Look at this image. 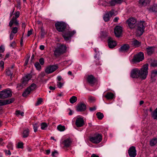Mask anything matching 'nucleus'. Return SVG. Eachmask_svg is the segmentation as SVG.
Instances as JSON below:
<instances>
[{
	"mask_svg": "<svg viewBox=\"0 0 157 157\" xmlns=\"http://www.w3.org/2000/svg\"><path fill=\"white\" fill-rule=\"evenodd\" d=\"M36 87V84L34 83H33L30 86H29L26 89L25 91L22 94V95L24 97H26L32 91L35 89Z\"/></svg>",
	"mask_w": 157,
	"mask_h": 157,
	"instance_id": "nucleus-10",
	"label": "nucleus"
},
{
	"mask_svg": "<svg viewBox=\"0 0 157 157\" xmlns=\"http://www.w3.org/2000/svg\"><path fill=\"white\" fill-rule=\"evenodd\" d=\"M103 19L105 21H108L109 20V14L108 13H106L104 16Z\"/></svg>",
	"mask_w": 157,
	"mask_h": 157,
	"instance_id": "nucleus-41",
	"label": "nucleus"
},
{
	"mask_svg": "<svg viewBox=\"0 0 157 157\" xmlns=\"http://www.w3.org/2000/svg\"><path fill=\"white\" fill-rule=\"evenodd\" d=\"M148 64L146 63L143 65L140 70H139V78L143 79H145L148 75Z\"/></svg>",
	"mask_w": 157,
	"mask_h": 157,
	"instance_id": "nucleus-1",
	"label": "nucleus"
},
{
	"mask_svg": "<svg viewBox=\"0 0 157 157\" xmlns=\"http://www.w3.org/2000/svg\"><path fill=\"white\" fill-rule=\"evenodd\" d=\"M102 140V135L99 133H95L90 137V141L94 144H98Z\"/></svg>",
	"mask_w": 157,
	"mask_h": 157,
	"instance_id": "nucleus-3",
	"label": "nucleus"
},
{
	"mask_svg": "<svg viewBox=\"0 0 157 157\" xmlns=\"http://www.w3.org/2000/svg\"><path fill=\"white\" fill-rule=\"evenodd\" d=\"M63 84L60 82H57V86L59 88H61L63 86Z\"/></svg>",
	"mask_w": 157,
	"mask_h": 157,
	"instance_id": "nucleus-53",
	"label": "nucleus"
},
{
	"mask_svg": "<svg viewBox=\"0 0 157 157\" xmlns=\"http://www.w3.org/2000/svg\"><path fill=\"white\" fill-rule=\"evenodd\" d=\"M12 94L10 90L5 89L0 92V98L4 99L11 96Z\"/></svg>",
	"mask_w": 157,
	"mask_h": 157,
	"instance_id": "nucleus-8",
	"label": "nucleus"
},
{
	"mask_svg": "<svg viewBox=\"0 0 157 157\" xmlns=\"http://www.w3.org/2000/svg\"><path fill=\"white\" fill-rule=\"evenodd\" d=\"M13 66H12L11 68H8L6 70V75L10 76L11 78H12L13 74Z\"/></svg>",
	"mask_w": 157,
	"mask_h": 157,
	"instance_id": "nucleus-26",
	"label": "nucleus"
},
{
	"mask_svg": "<svg viewBox=\"0 0 157 157\" xmlns=\"http://www.w3.org/2000/svg\"><path fill=\"white\" fill-rule=\"evenodd\" d=\"M96 115L97 116L99 120H101L104 117L103 114L102 113L100 112H98L97 113Z\"/></svg>",
	"mask_w": 157,
	"mask_h": 157,
	"instance_id": "nucleus-42",
	"label": "nucleus"
},
{
	"mask_svg": "<svg viewBox=\"0 0 157 157\" xmlns=\"http://www.w3.org/2000/svg\"><path fill=\"white\" fill-rule=\"evenodd\" d=\"M131 44L133 46L138 47L141 45V43L136 40H133L131 42Z\"/></svg>",
	"mask_w": 157,
	"mask_h": 157,
	"instance_id": "nucleus-29",
	"label": "nucleus"
},
{
	"mask_svg": "<svg viewBox=\"0 0 157 157\" xmlns=\"http://www.w3.org/2000/svg\"><path fill=\"white\" fill-rule=\"evenodd\" d=\"M149 10L150 11L157 12V4H154L151 6L149 8Z\"/></svg>",
	"mask_w": 157,
	"mask_h": 157,
	"instance_id": "nucleus-31",
	"label": "nucleus"
},
{
	"mask_svg": "<svg viewBox=\"0 0 157 157\" xmlns=\"http://www.w3.org/2000/svg\"><path fill=\"white\" fill-rule=\"evenodd\" d=\"M89 101L90 103H93L95 101V98L94 97L89 96L88 98Z\"/></svg>",
	"mask_w": 157,
	"mask_h": 157,
	"instance_id": "nucleus-40",
	"label": "nucleus"
},
{
	"mask_svg": "<svg viewBox=\"0 0 157 157\" xmlns=\"http://www.w3.org/2000/svg\"><path fill=\"white\" fill-rule=\"evenodd\" d=\"M144 58V54L143 52H140L134 56L132 61L134 63L139 62L143 60Z\"/></svg>",
	"mask_w": 157,
	"mask_h": 157,
	"instance_id": "nucleus-7",
	"label": "nucleus"
},
{
	"mask_svg": "<svg viewBox=\"0 0 157 157\" xmlns=\"http://www.w3.org/2000/svg\"><path fill=\"white\" fill-rule=\"evenodd\" d=\"M16 45V43L15 41H13L10 44V47H12V48H14Z\"/></svg>",
	"mask_w": 157,
	"mask_h": 157,
	"instance_id": "nucleus-52",
	"label": "nucleus"
},
{
	"mask_svg": "<svg viewBox=\"0 0 157 157\" xmlns=\"http://www.w3.org/2000/svg\"><path fill=\"white\" fill-rule=\"evenodd\" d=\"M151 66L154 67H157V61H154L152 62L151 63Z\"/></svg>",
	"mask_w": 157,
	"mask_h": 157,
	"instance_id": "nucleus-46",
	"label": "nucleus"
},
{
	"mask_svg": "<svg viewBox=\"0 0 157 157\" xmlns=\"http://www.w3.org/2000/svg\"><path fill=\"white\" fill-rule=\"evenodd\" d=\"M152 116L154 119L157 120V108L153 113Z\"/></svg>",
	"mask_w": 157,
	"mask_h": 157,
	"instance_id": "nucleus-45",
	"label": "nucleus"
},
{
	"mask_svg": "<svg viewBox=\"0 0 157 157\" xmlns=\"http://www.w3.org/2000/svg\"><path fill=\"white\" fill-rule=\"evenodd\" d=\"M41 128L42 130H45L48 127V125L47 124L43 122L41 123Z\"/></svg>",
	"mask_w": 157,
	"mask_h": 157,
	"instance_id": "nucleus-37",
	"label": "nucleus"
},
{
	"mask_svg": "<svg viewBox=\"0 0 157 157\" xmlns=\"http://www.w3.org/2000/svg\"><path fill=\"white\" fill-rule=\"evenodd\" d=\"M14 35L13 34V33H11L10 35V40H12L13 38V37Z\"/></svg>",
	"mask_w": 157,
	"mask_h": 157,
	"instance_id": "nucleus-56",
	"label": "nucleus"
},
{
	"mask_svg": "<svg viewBox=\"0 0 157 157\" xmlns=\"http://www.w3.org/2000/svg\"><path fill=\"white\" fill-rule=\"evenodd\" d=\"M100 53L99 52L98 53H97L94 56V58L95 60L94 61V62L96 65H98L100 64V61L99 60L100 59Z\"/></svg>",
	"mask_w": 157,
	"mask_h": 157,
	"instance_id": "nucleus-28",
	"label": "nucleus"
},
{
	"mask_svg": "<svg viewBox=\"0 0 157 157\" xmlns=\"http://www.w3.org/2000/svg\"><path fill=\"white\" fill-rule=\"evenodd\" d=\"M105 97L108 100L112 99L114 97V94L111 92H108Z\"/></svg>",
	"mask_w": 157,
	"mask_h": 157,
	"instance_id": "nucleus-30",
	"label": "nucleus"
},
{
	"mask_svg": "<svg viewBox=\"0 0 157 157\" xmlns=\"http://www.w3.org/2000/svg\"><path fill=\"white\" fill-rule=\"evenodd\" d=\"M42 101V99L41 98H39L38 99V100L36 102V105L37 106L38 105L40 104H41V102Z\"/></svg>",
	"mask_w": 157,
	"mask_h": 157,
	"instance_id": "nucleus-48",
	"label": "nucleus"
},
{
	"mask_svg": "<svg viewBox=\"0 0 157 157\" xmlns=\"http://www.w3.org/2000/svg\"><path fill=\"white\" fill-rule=\"evenodd\" d=\"M124 1L122 0H111L108 3L109 6H114L117 4H121Z\"/></svg>",
	"mask_w": 157,
	"mask_h": 157,
	"instance_id": "nucleus-19",
	"label": "nucleus"
},
{
	"mask_svg": "<svg viewBox=\"0 0 157 157\" xmlns=\"http://www.w3.org/2000/svg\"><path fill=\"white\" fill-rule=\"evenodd\" d=\"M5 51V48L3 45L0 46V52H3Z\"/></svg>",
	"mask_w": 157,
	"mask_h": 157,
	"instance_id": "nucleus-54",
	"label": "nucleus"
},
{
	"mask_svg": "<svg viewBox=\"0 0 157 157\" xmlns=\"http://www.w3.org/2000/svg\"><path fill=\"white\" fill-rule=\"evenodd\" d=\"M58 67L56 65H49L47 67L45 72L48 74L51 73L55 71Z\"/></svg>",
	"mask_w": 157,
	"mask_h": 157,
	"instance_id": "nucleus-11",
	"label": "nucleus"
},
{
	"mask_svg": "<svg viewBox=\"0 0 157 157\" xmlns=\"http://www.w3.org/2000/svg\"><path fill=\"white\" fill-rule=\"evenodd\" d=\"M23 144L22 142H19L18 143L17 147L18 148H22L23 147Z\"/></svg>",
	"mask_w": 157,
	"mask_h": 157,
	"instance_id": "nucleus-51",
	"label": "nucleus"
},
{
	"mask_svg": "<svg viewBox=\"0 0 157 157\" xmlns=\"http://www.w3.org/2000/svg\"><path fill=\"white\" fill-rule=\"evenodd\" d=\"M29 130L28 129L24 130L23 132V137L24 138L28 137L29 135Z\"/></svg>",
	"mask_w": 157,
	"mask_h": 157,
	"instance_id": "nucleus-33",
	"label": "nucleus"
},
{
	"mask_svg": "<svg viewBox=\"0 0 157 157\" xmlns=\"http://www.w3.org/2000/svg\"><path fill=\"white\" fill-rule=\"evenodd\" d=\"M16 26V27H13L12 29V31L11 33H12L13 34H16L17 32L18 28L19 27V26Z\"/></svg>",
	"mask_w": 157,
	"mask_h": 157,
	"instance_id": "nucleus-39",
	"label": "nucleus"
},
{
	"mask_svg": "<svg viewBox=\"0 0 157 157\" xmlns=\"http://www.w3.org/2000/svg\"><path fill=\"white\" fill-rule=\"evenodd\" d=\"M66 49V46L64 45H60L59 47L56 48L54 51V55L56 56H60L64 53Z\"/></svg>",
	"mask_w": 157,
	"mask_h": 157,
	"instance_id": "nucleus-6",
	"label": "nucleus"
},
{
	"mask_svg": "<svg viewBox=\"0 0 157 157\" xmlns=\"http://www.w3.org/2000/svg\"><path fill=\"white\" fill-rule=\"evenodd\" d=\"M87 80L89 83L91 85L93 84L95 82V78L92 75L88 76Z\"/></svg>",
	"mask_w": 157,
	"mask_h": 157,
	"instance_id": "nucleus-24",
	"label": "nucleus"
},
{
	"mask_svg": "<svg viewBox=\"0 0 157 157\" xmlns=\"http://www.w3.org/2000/svg\"><path fill=\"white\" fill-rule=\"evenodd\" d=\"M3 143H4L3 142L2 139V138H0V144L1 145H2L3 144Z\"/></svg>",
	"mask_w": 157,
	"mask_h": 157,
	"instance_id": "nucleus-63",
	"label": "nucleus"
},
{
	"mask_svg": "<svg viewBox=\"0 0 157 157\" xmlns=\"http://www.w3.org/2000/svg\"><path fill=\"white\" fill-rule=\"evenodd\" d=\"M57 129L60 132L63 131L65 129V127L59 124L57 128Z\"/></svg>",
	"mask_w": 157,
	"mask_h": 157,
	"instance_id": "nucleus-35",
	"label": "nucleus"
},
{
	"mask_svg": "<svg viewBox=\"0 0 157 157\" xmlns=\"http://www.w3.org/2000/svg\"><path fill=\"white\" fill-rule=\"evenodd\" d=\"M57 30L59 32H63L67 27V24L63 22H57L55 24Z\"/></svg>",
	"mask_w": 157,
	"mask_h": 157,
	"instance_id": "nucleus-5",
	"label": "nucleus"
},
{
	"mask_svg": "<svg viewBox=\"0 0 157 157\" xmlns=\"http://www.w3.org/2000/svg\"><path fill=\"white\" fill-rule=\"evenodd\" d=\"M151 0H139V3L142 6H145L149 4Z\"/></svg>",
	"mask_w": 157,
	"mask_h": 157,
	"instance_id": "nucleus-25",
	"label": "nucleus"
},
{
	"mask_svg": "<svg viewBox=\"0 0 157 157\" xmlns=\"http://www.w3.org/2000/svg\"><path fill=\"white\" fill-rule=\"evenodd\" d=\"M33 128L34 132H36L38 128L37 124L36 123L35 124L33 125Z\"/></svg>",
	"mask_w": 157,
	"mask_h": 157,
	"instance_id": "nucleus-49",
	"label": "nucleus"
},
{
	"mask_svg": "<svg viewBox=\"0 0 157 157\" xmlns=\"http://www.w3.org/2000/svg\"><path fill=\"white\" fill-rule=\"evenodd\" d=\"M31 78V75L30 74H28L24 76L22 79V84L25 86L27 84Z\"/></svg>",
	"mask_w": 157,
	"mask_h": 157,
	"instance_id": "nucleus-21",
	"label": "nucleus"
},
{
	"mask_svg": "<svg viewBox=\"0 0 157 157\" xmlns=\"http://www.w3.org/2000/svg\"><path fill=\"white\" fill-rule=\"evenodd\" d=\"M24 113L23 112H21L19 110H17L15 112V114L18 117L19 115L23 116Z\"/></svg>",
	"mask_w": 157,
	"mask_h": 157,
	"instance_id": "nucleus-44",
	"label": "nucleus"
},
{
	"mask_svg": "<svg viewBox=\"0 0 157 157\" xmlns=\"http://www.w3.org/2000/svg\"><path fill=\"white\" fill-rule=\"evenodd\" d=\"M86 109V106L83 103L78 104L76 108V110L78 111L82 112L84 111Z\"/></svg>",
	"mask_w": 157,
	"mask_h": 157,
	"instance_id": "nucleus-17",
	"label": "nucleus"
},
{
	"mask_svg": "<svg viewBox=\"0 0 157 157\" xmlns=\"http://www.w3.org/2000/svg\"><path fill=\"white\" fill-rule=\"evenodd\" d=\"M76 33V32L75 30L72 31L67 30L65 33H63V36L65 40L66 41L68 40Z\"/></svg>",
	"mask_w": 157,
	"mask_h": 157,
	"instance_id": "nucleus-9",
	"label": "nucleus"
},
{
	"mask_svg": "<svg viewBox=\"0 0 157 157\" xmlns=\"http://www.w3.org/2000/svg\"><path fill=\"white\" fill-rule=\"evenodd\" d=\"M146 49L147 54L149 55H151L154 51V48L152 47L147 48Z\"/></svg>",
	"mask_w": 157,
	"mask_h": 157,
	"instance_id": "nucleus-32",
	"label": "nucleus"
},
{
	"mask_svg": "<svg viewBox=\"0 0 157 157\" xmlns=\"http://www.w3.org/2000/svg\"><path fill=\"white\" fill-rule=\"evenodd\" d=\"M4 151L6 155H10L11 154V153L10 150H4Z\"/></svg>",
	"mask_w": 157,
	"mask_h": 157,
	"instance_id": "nucleus-55",
	"label": "nucleus"
},
{
	"mask_svg": "<svg viewBox=\"0 0 157 157\" xmlns=\"http://www.w3.org/2000/svg\"><path fill=\"white\" fill-rule=\"evenodd\" d=\"M145 22L144 21H140L137 24V29L136 31V35L140 36L141 35L145 28Z\"/></svg>",
	"mask_w": 157,
	"mask_h": 157,
	"instance_id": "nucleus-2",
	"label": "nucleus"
},
{
	"mask_svg": "<svg viewBox=\"0 0 157 157\" xmlns=\"http://www.w3.org/2000/svg\"><path fill=\"white\" fill-rule=\"evenodd\" d=\"M96 109V106H94L92 107H90L89 108V109L90 111H95Z\"/></svg>",
	"mask_w": 157,
	"mask_h": 157,
	"instance_id": "nucleus-59",
	"label": "nucleus"
},
{
	"mask_svg": "<svg viewBox=\"0 0 157 157\" xmlns=\"http://www.w3.org/2000/svg\"><path fill=\"white\" fill-rule=\"evenodd\" d=\"M75 124L77 127L83 126L84 124V121L82 117L77 118L76 120Z\"/></svg>",
	"mask_w": 157,
	"mask_h": 157,
	"instance_id": "nucleus-14",
	"label": "nucleus"
},
{
	"mask_svg": "<svg viewBox=\"0 0 157 157\" xmlns=\"http://www.w3.org/2000/svg\"><path fill=\"white\" fill-rule=\"evenodd\" d=\"M91 157H99V156L95 154H93L92 155Z\"/></svg>",
	"mask_w": 157,
	"mask_h": 157,
	"instance_id": "nucleus-64",
	"label": "nucleus"
},
{
	"mask_svg": "<svg viewBox=\"0 0 157 157\" xmlns=\"http://www.w3.org/2000/svg\"><path fill=\"white\" fill-rule=\"evenodd\" d=\"M122 28L120 26H116L114 29V32L116 36L119 37L122 34Z\"/></svg>",
	"mask_w": 157,
	"mask_h": 157,
	"instance_id": "nucleus-16",
	"label": "nucleus"
},
{
	"mask_svg": "<svg viewBox=\"0 0 157 157\" xmlns=\"http://www.w3.org/2000/svg\"><path fill=\"white\" fill-rule=\"evenodd\" d=\"M46 34V33L45 32L44 30L42 27L41 29V37L42 38H43L44 37V36Z\"/></svg>",
	"mask_w": 157,
	"mask_h": 157,
	"instance_id": "nucleus-43",
	"label": "nucleus"
},
{
	"mask_svg": "<svg viewBox=\"0 0 157 157\" xmlns=\"http://www.w3.org/2000/svg\"><path fill=\"white\" fill-rule=\"evenodd\" d=\"M40 64L41 65H43L44 63V59L43 58H41L39 59V60Z\"/></svg>",
	"mask_w": 157,
	"mask_h": 157,
	"instance_id": "nucleus-50",
	"label": "nucleus"
},
{
	"mask_svg": "<svg viewBox=\"0 0 157 157\" xmlns=\"http://www.w3.org/2000/svg\"><path fill=\"white\" fill-rule=\"evenodd\" d=\"M157 77V70L155 69L152 70L151 72V78L152 82L155 81Z\"/></svg>",
	"mask_w": 157,
	"mask_h": 157,
	"instance_id": "nucleus-22",
	"label": "nucleus"
},
{
	"mask_svg": "<svg viewBox=\"0 0 157 157\" xmlns=\"http://www.w3.org/2000/svg\"><path fill=\"white\" fill-rule=\"evenodd\" d=\"M14 14L15 15V17H13L9 22V26L10 27H12L13 24L17 26H19V24L18 21L17 20V18L20 16V12L19 11H17Z\"/></svg>",
	"mask_w": 157,
	"mask_h": 157,
	"instance_id": "nucleus-4",
	"label": "nucleus"
},
{
	"mask_svg": "<svg viewBox=\"0 0 157 157\" xmlns=\"http://www.w3.org/2000/svg\"><path fill=\"white\" fill-rule=\"evenodd\" d=\"M136 19L133 18H130L127 21L128 26L131 29H132L135 27L136 25Z\"/></svg>",
	"mask_w": 157,
	"mask_h": 157,
	"instance_id": "nucleus-12",
	"label": "nucleus"
},
{
	"mask_svg": "<svg viewBox=\"0 0 157 157\" xmlns=\"http://www.w3.org/2000/svg\"><path fill=\"white\" fill-rule=\"evenodd\" d=\"M32 29H31L28 32L27 36H29L32 33Z\"/></svg>",
	"mask_w": 157,
	"mask_h": 157,
	"instance_id": "nucleus-60",
	"label": "nucleus"
},
{
	"mask_svg": "<svg viewBox=\"0 0 157 157\" xmlns=\"http://www.w3.org/2000/svg\"><path fill=\"white\" fill-rule=\"evenodd\" d=\"M63 143L65 147H68L71 145V141L69 139H67L64 140Z\"/></svg>",
	"mask_w": 157,
	"mask_h": 157,
	"instance_id": "nucleus-27",
	"label": "nucleus"
},
{
	"mask_svg": "<svg viewBox=\"0 0 157 157\" xmlns=\"http://www.w3.org/2000/svg\"><path fill=\"white\" fill-rule=\"evenodd\" d=\"M157 143V139L153 138L150 140V145L151 146H155Z\"/></svg>",
	"mask_w": 157,
	"mask_h": 157,
	"instance_id": "nucleus-34",
	"label": "nucleus"
},
{
	"mask_svg": "<svg viewBox=\"0 0 157 157\" xmlns=\"http://www.w3.org/2000/svg\"><path fill=\"white\" fill-rule=\"evenodd\" d=\"M119 19V17H115V18H114L113 19V21L114 22H117V21H118V20Z\"/></svg>",
	"mask_w": 157,
	"mask_h": 157,
	"instance_id": "nucleus-61",
	"label": "nucleus"
},
{
	"mask_svg": "<svg viewBox=\"0 0 157 157\" xmlns=\"http://www.w3.org/2000/svg\"><path fill=\"white\" fill-rule=\"evenodd\" d=\"M77 100V98L76 96H73L70 99V101L72 104L74 103Z\"/></svg>",
	"mask_w": 157,
	"mask_h": 157,
	"instance_id": "nucleus-36",
	"label": "nucleus"
},
{
	"mask_svg": "<svg viewBox=\"0 0 157 157\" xmlns=\"http://www.w3.org/2000/svg\"><path fill=\"white\" fill-rule=\"evenodd\" d=\"M44 45H41L40 47V49L41 50H43L44 49Z\"/></svg>",
	"mask_w": 157,
	"mask_h": 157,
	"instance_id": "nucleus-62",
	"label": "nucleus"
},
{
	"mask_svg": "<svg viewBox=\"0 0 157 157\" xmlns=\"http://www.w3.org/2000/svg\"><path fill=\"white\" fill-rule=\"evenodd\" d=\"M0 66L2 68V70H3L4 67V62L2 61H0Z\"/></svg>",
	"mask_w": 157,
	"mask_h": 157,
	"instance_id": "nucleus-57",
	"label": "nucleus"
},
{
	"mask_svg": "<svg viewBox=\"0 0 157 157\" xmlns=\"http://www.w3.org/2000/svg\"><path fill=\"white\" fill-rule=\"evenodd\" d=\"M14 100L13 99H10L6 100H2L0 99V106L10 104L13 102Z\"/></svg>",
	"mask_w": 157,
	"mask_h": 157,
	"instance_id": "nucleus-18",
	"label": "nucleus"
},
{
	"mask_svg": "<svg viewBox=\"0 0 157 157\" xmlns=\"http://www.w3.org/2000/svg\"><path fill=\"white\" fill-rule=\"evenodd\" d=\"M108 41V46L110 48H113L116 46V41L113 40L111 38L109 37Z\"/></svg>",
	"mask_w": 157,
	"mask_h": 157,
	"instance_id": "nucleus-20",
	"label": "nucleus"
},
{
	"mask_svg": "<svg viewBox=\"0 0 157 157\" xmlns=\"http://www.w3.org/2000/svg\"><path fill=\"white\" fill-rule=\"evenodd\" d=\"M108 13L110 14L111 16H112L114 14V10H111Z\"/></svg>",
	"mask_w": 157,
	"mask_h": 157,
	"instance_id": "nucleus-58",
	"label": "nucleus"
},
{
	"mask_svg": "<svg viewBox=\"0 0 157 157\" xmlns=\"http://www.w3.org/2000/svg\"><path fill=\"white\" fill-rule=\"evenodd\" d=\"M130 48L129 45L128 44H124L119 48V51L121 52H126Z\"/></svg>",
	"mask_w": 157,
	"mask_h": 157,
	"instance_id": "nucleus-23",
	"label": "nucleus"
},
{
	"mask_svg": "<svg viewBox=\"0 0 157 157\" xmlns=\"http://www.w3.org/2000/svg\"><path fill=\"white\" fill-rule=\"evenodd\" d=\"M34 66L37 70L38 71L41 70V67L38 62H36L34 64Z\"/></svg>",
	"mask_w": 157,
	"mask_h": 157,
	"instance_id": "nucleus-38",
	"label": "nucleus"
},
{
	"mask_svg": "<svg viewBox=\"0 0 157 157\" xmlns=\"http://www.w3.org/2000/svg\"><path fill=\"white\" fill-rule=\"evenodd\" d=\"M58 155V153L56 151L52 152V155L53 157H56Z\"/></svg>",
	"mask_w": 157,
	"mask_h": 157,
	"instance_id": "nucleus-47",
	"label": "nucleus"
},
{
	"mask_svg": "<svg viewBox=\"0 0 157 157\" xmlns=\"http://www.w3.org/2000/svg\"><path fill=\"white\" fill-rule=\"evenodd\" d=\"M139 70L137 68L133 69L131 71V77L133 78H139Z\"/></svg>",
	"mask_w": 157,
	"mask_h": 157,
	"instance_id": "nucleus-13",
	"label": "nucleus"
},
{
	"mask_svg": "<svg viewBox=\"0 0 157 157\" xmlns=\"http://www.w3.org/2000/svg\"><path fill=\"white\" fill-rule=\"evenodd\" d=\"M128 153L130 157H135L136 155V151L135 147H130L128 150Z\"/></svg>",
	"mask_w": 157,
	"mask_h": 157,
	"instance_id": "nucleus-15",
	"label": "nucleus"
}]
</instances>
